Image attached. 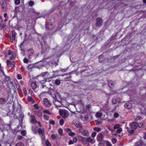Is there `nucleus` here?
Wrapping results in <instances>:
<instances>
[{"instance_id":"obj_16","label":"nucleus","mask_w":146,"mask_h":146,"mask_svg":"<svg viewBox=\"0 0 146 146\" xmlns=\"http://www.w3.org/2000/svg\"><path fill=\"white\" fill-rule=\"evenodd\" d=\"M54 26L48 23L46 26V29L48 30H52L54 28Z\"/></svg>"},{"instance_id":"obj_45","label":"nucleus","mask_w":146,"mask_h":146,"mask_svg":"<svg viewBox=\"0 0 146 146\" xmlns=\"http://www.w3.org/2000/svg\"><path fill=\"white\" fill-rule=\"evenodd\" d=\"M15 55H11L10 57V60H13L15 59Z\"/></svg>"},{"instance_id":"obj_57","label":"nucleus","mask_w":146,"mask_h":146,"mask_svg":"<svg viewBox=\"0 0 146 146\" xmlns=\"http://www.w3.org/2000/svg\"><path fill=\"white\" fill-rule=\"evenodd\" d=\"M34 4L33 2V1H30L29 3V5L30 6H32Z\"/></svg>"},{"instance_id":"obj_8","label":"nucleus","mask_w":146,"mask_h":146,"mask_svg":"<svg viewBox=\"0 0 146 146\" xmlns=\"http://www.w3.org/2000/svg\"><path fill=\"white\" fill-rule=\"evenodd\" d=\"M138 124L136 122H133L130 124V127L132 129H135L138 127Z\"/></svg>"},{"instance_id":"obj_18","label":"nucleus","mask_w":146,"mask_h":146,"mask_svg":"<svg viewBox=\"0 0 146 146\" xmlns=\"http://www.w3.org/2000/svg\"><path fill=\"white\" fill-rule=\"evenodd\" d=\"M31 86L33 90H35L37 86L36 82L34 81L31 83Z\"/></svg>"},{"instance_id":"obj_49","label":"nucleus","mask_w":146,"mask_h":146,"mask_svg":"<svg viewBox=\"0 0 146 146\" xmlns=\"http://www.w3.org/2000/svg\"><path fill=\"white\" fill-rule=\"evenodd\" d=\"M15 5H18L20 3V1L19 0H16L15 1Z\"/></svg>"},{"instance_id":"obj_34","label":"nucleus","mask_w":146,"mask_h":146,"mask_svg":"<svg viewBox=\"0 0 146 146\" xmlns=\"http://www.w3.org/2000/svg\"><path fill=\"white\" fill-rule=\"evenodd\" d=\"M43 112L44 113H46L49 115L50 114V112L48 110H45L43 111Z\"/></svg>"},{"instance_id":"obj_59","label":"nucleus","mask_w":146,"mask_h":146,"mask_svg":"<svg viewBox=\"0 0 146 146\" xmlns=\"http://www.w3.org/2000/svg\"><path fill=\"white\" fill-rule=\"evenodd\" d=\"M74 143V142L72 140H69V144L71 145L72 144H73Z\"/></svg>"},{"instance_id":"obj_27","label":"nucleus","mask_w":146,"mask_h":146,"mask_svg":"<svg viewBox=\"0 0 146 146\" xmlns=\"http://www.w3.org/2000/svg\"><path fill=\"white\" fill-rule=\"evenodd\" d=\"M27 100L29 102H31L32 103L34 102V101L31 97H28L27 98Z\"/></svg>"},{"instance_id":"obj_60","label":"nucleus","mask_w":146,"mask_h":146,"mask_svg":"<svg viewBox=\"0 0 146 146\" xmlns=\"http://www.w3.org/2000/svg\"><path fill=\"white\" fill-rule=\"evenodd\" d=\"M49 123H50L53 125H54L55 124V122L53 120H52V121H50Z\"/></svg>"},{"instance_id":"obj_9","label":"nucleus","mask_w":146,"mask_h":146,"mask_svg":"<svg viewBox=\"0 0 146 146\" xmlns=\"http://www.w3.org/2000/svg\"><path fill=\"white\" fill-rule=\"evenodd\" d=\"M43 102L44 105L46 107H49L50 106L51 104L49 101L47 99H44Z\"/></svg>"},{"instance_id":"obj_42","label":"nucleus","mask_w":146,"mask_h":146,"mask_svg":"<svg viewBox=\"0 0 146 146\" xmlns=\"http://www.w3.org/2000/svg\"><path fill=\"white\" fill-rule=\"evenodd\" d=\"M64 123V121L63 119H61L60 121V125H62Z\"/></svg>"},{"instance_id":"obj_56","label":"nucleus","mask_w":146,"mask_h":146,"mask_svg":"<svg viewBox=\"0 0 146 146\" xmlns=\"http://www.w3.org/2000/svg\"><path fill=\"white\" fill-rule=\"evenodd\" d=\"M22 76L21 74H19L17 76V78L19 79H20L22 78Z\"/></svg>"},{"instance_id":"obj_31","label":"nucleus","mask_w":146,"mask_h":146,"mask_svg":"<svg viewBox=\"0 0 146 146\" xmlns=\"http://www.w3.org/2000/svg\"><path fill=\"white\" fill-rule=\"evenodd\" d=\"M68 135L69 136H71L72 137L74 136L75 135V133L72 132L71 131H70L69 133H68Z\"/></svg>"},{"instance_id":"obj_41","label":"nucleus","mask_w":146,"mask_h":146,"mask_svg":"<svg viewBox=\"0 0 146 146\" xmlns=\"http://www.w3.org/2000/svg\"><path fill=\"white\" fill-rule=\"evenodd\" d=\"M96 134V133L95 132L92 133L91 134V137L92 138H94L95 137Z\"/></svg>"},{"instance_id":"obj_32","label":"nucleus","mask_w":146,"mask_h":146,"mask_svg":"<svg viewBox=\"0 0 146 146\" xmlns=\"http://www.w3.org/2000/svg\"><path fill=\"white\" fill-rule=\"evenodd\" d=\"M23 94L25 95H26L27 93V89L25 88H23Z\"/></svg>"},{"instance_id":"obj_63","label":"nucleus","mask_w":146,"mask_h":146,"mask_svg":"<svg viewBox=\"0 0 146 146\" xmlns=\"http://www.w3.org/2000/svg\"><path fill=\"white\" fill-rule=\"evenodd\" d=\"M4 17L6 18H8V17L7 15V14L6 13H5L4 14Z\"/></svg>"},{"instance_id":"obj_53","label":"nucleus","mask_w":146,"mask_h":146,"mask_svg":"<svg viewBox=\"0 0 146 146\" xmlns=\"http://www.w3.org/2000/svg\"><path fill=\"white\" fill-rule=\"evenodd\" d=\"M46 145L47 146H51V145L50 143L48 141H46Z\"/></svg>"},{"instance_id":"obj_14","label":"nucleus","mask_w":146,"mask_h":146,"mask_svg":"<svg viewBox=\"0 0 146 146\" xmlns=\"http://www.w3.org/2000/svg\"><path fill=\"white\" fill-rule=\"evenodd\" d=\"M124 107L125 108L127 109H130L132 108V106L130 103L127 102L124 104Z\"/></svg>"},{"instance_id":"obj_7","label":"nucleus","mask_w":146,"mask_h":146,"mask_svg":"<svg viewBox=\"0 0 146 146\" xmlns=\"http://www.w3.org/2000/svg\"><path fill=\"white\" fill-rule=\"evenodd\" d=\"M0 4L3 9H4L6 8L7 4L5 0H1Z\"/></svg>"},{"instance_id":"obj_61","label":"nucleus","mask_w":146,"mask_h":146,"mask_svg":"<svg viewBox=\"0 0 146 146\" xmlns=\"http://www.w3.org/2000/svg\"><path fill=\"white\" fill-rule=\"evenodd\" d=\"M141 118V117L139 116H138L135 119V120H138L140 119Z\"/></svg>"},{"instance_id":"obj_1","label":"nucleus","mask_w":146,"mask_h":146,"mask_svg":"<svg viewBox=\"0 0 146 146\" xmlns=\"http://www.w3.org/2000/svg\"><path fill=\"white\" fill-rule=\"evenodd\" d=\"M51 95L55 99L54 101V104L56 107H61L62 105L61 100V97L60 94L58 92L56 89H51L50 90Z\"/></svg>"},{"instance_id":"obj_43","label":"nucleus","mask_w":146,"mask_h":146,"mask_svg":"<svg viewBox=\"0 0 146 146\" xmlns=\"http://www.w3.org/2000/svg\"><path fill=\"white\" fill-rule=\"evenodd\" d=\"M111 141L113 144H115L117 140L115 138H113L111 140Z\"/></svg>"},{"instance_id":"obj_51","label":"nucleus","mask_w":146,"mask_h":146,"mask_svg":"<svg viewBox=\"0 0 146 146\" xmlns=\"http://www.w3.org/2000/svg\"><path fill=\"white\" fill-rule=\"evenodd\" d=\"M10 80V77L9 76H7L5 77V80L6 82L7 81V82Z\"/></svg>"},{"instance_id":"obj_26","label":"nucleus","mask_w":146,"mask_h":146,"mask_svg":"<svg viewBox=\"0 0 146 146\" xmlns=\"http://www.w3.org/2000/svg\"><path fill=\"white\" fill-rule=\"evenodd\" d=\"M78 139L79 140L81 141H84L85 140V138L81 136H78Z\"/></svg>"},{"instance_id":"obj_5","label":"nucleus","mask_w":146,"mask_h":146,"mask_svg":"<svg viewBox=\"0 0 146 146\" xmlns=\"http://www.w3.org/2000/svg\"><path fill=\"white\" fill-rule=\"evenodd\" d=\"M38 133L40 135H41V137L42 141L43 142L45 139L44 130L41 128H39L38 129Z\"/></svg>"},{"instance_id":"obj_23","label":"nucleus","mask_w":146,"mask_h":146,"mask_svg":"<svg viewBox=\"0 0 146 146\" xmlns=\"http://www.w3.org/2000/svg\"><path fill=\"white\" fill-rule=\"evenodd\" d=\"M6 102V101L5 99L0 98V104H5Z\"/></svg>"},{"instance_id":"obj_50","label":"nucleus","mask_w":146,"mask_h":146,"mask_svg":"<svg viewBox=\"0 0 146 146\" xmlns=\"http://www.w3.org/2000/svg\"><path fill=\"white\" fill-rule=\"evenodd\" d=\"M88 116L87 115H85L84 116V119L86 121H87L88 119Z\"/></svg>"},{"instance_id":"obj_13","label":"nucleus","mask_w":146,"mask_h":146,"mask_svg":"<svg viewBox=\"0 0 146 146\" xmlns=\"http://www.w3.org/2000/svg\"><path fill=\"white\" fill-rule=\"evenodd\" d=\"M121 101L120 99L119 98H116L112 99V102L113 104H115L117 103H119Z\"/></svg>"},{"instance_id":"obj_36","label":"nucleus","mask_w":146,"mask_h":146,"mask_svg":"<svg viewBox=\"0 0 146 146\" xmlns=\"http://www.w3.org/2000/svg\"><path fill=\"white\" fill-rule=\"evenodd\" d=\"M7 84L8 86L9 85L13 86V83L11 82V81L10 80H9V81L7 82Z\"/></svg>"},{"instance_id":"obj_64","label":"nucleus","mask_w":146,"mask_h":146,"mask_svg":"<svg viewBox=\"0 0 146 146\" xmlns=\"http://www.w3.org/2000/svg\"><path fill=\"white\" fill-rule=\"evenodd\" d=\"M54 8H52L51 9V10H50V12L49 13H50L52 12L53 11H54Z\"/></svg>"},{"instance_id":"obj_62","label":"nucleus","mask_w":146,"mask_h":146,"mask_svg":"<svg viewBox=\"0 0 146 146\" xmlns=\"http://www.w3.org/2000/svg\"><path fill=\"white\" fill-rule=\"evenodd\" d=\"M12 54V52L11 50H9L8 51V52L7 54V55H10Z\"/></svg>"},{"instance_id":"obj_37","label":"nucleus","mask_w":146,"mask_h":146,"mask_svg":"<svg viewBox=\"0 0 146 146\" xmlns=\"http://www.w3.org/2000/svg\"><path fill=\"white\" fill-rule=\"evenodd\" d=\"M15 146H24V145L21 143H19L16 144Z\"/></svg>"},{"instance_id":"obj_33","label":"nucleus","mask_w":146,"mask_h":146,"mask_svg":"<svg viewBox=\"0 0 146 146\" xmlns=\"http://www.w3.org/2000/svg\"><path fill=\"white\" fill-rule=\"evenodd\" d=\"M106 146H112V145L110 142L108 141H106Z\"/></svg>"},{"instance_id":"obj_28","label":"nucleus","mask_w":146,"mask_h":146,"mask_svg":"<svg viewBox=\"0 0 146 146\" xmlns=\"http://www.w3.org/2000/svg\"><path fill=\"white\" fill-rule=\"evenodd\" d=\"M102 115V113L100 112H97L96 114V116L98 117H100Z\"/></svg>"},{"instance_id":"obj_40","label":"nucleus","mask_w":146,"mask_h":146,"mask_svg":"<svg viewBox=\"0 0 146 146\" xmlns=\"http://www.w3.org/2000/svg\"><path fill=\"white\" fill-rule=\"evenodd\" d=\"M96 123L97 124H101L102 123V122L100 120H96L95 121Z\"/></svg>"},{"instance_id":"obj_6","label":"nucleus","mask_w":146,"mask_h":146,"mask_svg":"<svg viewBox=\"0 0 146 146\" xmlns=\"http://www.w3.org/2000/svg\"><path fill=\"white\" fill-rule=\"evenodd\" d=\"M73 124L77 127L82 128V125L80 122L78 121H73Z\"/></svg>"},{"instance_id":"obj_22","label":"nucleus","mask_w":146,"mask_h":146,"mask_svg":"<svg viewBox=\"0 0 146 146\" xmlns=\"http://www.w3.org/2000/svg\"><path fill=\"white\" fill-rule=\"evenodd\" d=\"M135 146H145V145L143 144L142 142H138L136 143Z\"/></svg>"},{"instance_id":"obj_25","label":"nucleus","mask_w":146,"mask_h":146,"mask_svg":"<svg viewBox=\"0 0 146 146\" xmlns=\"http://www.w3.org/2000/svg\"><path fill=\"white\" fill-rule=\"evenodd\" d=\"M49 74V75L47 76L46 77V80H45L46 82L48 81V79L52 78L54 77V76L53 75L51 76V74Z\"/></svg>"},{"instance_id":"obj_55","label":"nucleus","mask_w":146,"mask_h":146,"mask_svg":"<svg viewBox=\"0 0 146 146\" xmlns=\"http://www.w3.org/2000/svg\"><path fill=\"white\" fill-rule=\"evenodd\" d=\"M108 85L110 86V87H112L111 86H113V82H109L108 83Z\"/></svg>"},{"instance_id":"obj_35","label":"nucleus","mask_w":146,"mask_h":146,"mask_svg":"<svg viewBox=\"0 0 146 146\" xmlns=\"http://www.w3.org/2000/svg\"><path fill=\"white\" fill-rule=\"evenodd\" d=\"M55 83L57 85H59L60 83V80H56L55 81Z\"/></svg>"},{"instance_id":"obj_17","label":"nucleus","mask_w":146,"mask_h":146,"mask_svg":"<svg viewBox=\"0 0 146 146\" xmlns=\"http://www.w3.org/2000/svg\"><path fill=\"white\" fill-rule=\"evenodd\" d=\"M103 135L101 134H99L97 137V140L98 141H101L102 140L103 138Z\"/></svg>"},{"instance_id":"obj_39","label":"nucleus","mask_w":146,"mask_h":146,"mask_svg":"<svg viewBox=\"0 0 146 146\" xmlns=\"http://www.w3.org/2000/svg\"><path fill=\"white\" fill-rule=\"evenodd\" d=\"M21 134L23 136H25L26 134V132L25 131L23 130L21 131Z\"/></svg>"},{"instance_id":"obj_15","label":"nucleus","mask_w":146,"mask_h":146,"mask_svg":"<svg viewBox=\"0 0 146 146\" xmlns=\"http://www.w3.org/2000/svg\"><path fill=\"white\" fill-rule=\"evenodd\" d=\"M16 33L15 31H13L12 32V36L10 38V39L11 42L13 40H15Z\"/></svg>"},{"instance_id":"obj_20","label":"nucleus","mask_w":146,"mask_h":146,"mask_svg":"<svg viewBox=\"0 0 146 146\" xmlns=\"http://www.w3.org/2000/svg\"><path fill=\"white\" fill-rule=\"evenodd\" d=\"M31 122L33 123H36V121L35 119V117L34 115H31L30 117Z\"/></svg>"},{"instance_id":"obj_38","label":"nucleus","mask_w":146,"mask_h":146,"mask_svg":"<svg viewBox=\"0 0 146 146\" xmlns=\"http://www.w3.org/2000/svg\"><path fill=\"white\" fill-rule=\"evenodd\" d=\"M44 119L46 120H48L49 119L48 116L46 115H44Z\"/></svg>"},{"instance_id":"obj_48","label":"nucleus","mask_w":146,"mask_h":146,"mask_svg":"<svg viewBox=\"0 0 146 146\" xmlns=\"http://www.w3.org/2000/svg\"><path fill=\"white\" fill-rule=\"evenodd\" d=\"M58 132L60 135L62 134V130L61 129H60L58 130Z\"/></svg>"},{"instance_id":"obj_24","label":"nucleus","mask_w":146,"mask_h":146,"mask_svg":"<svg viewBox=\"0 0 146 146\" xmlns=\"http://www.w3.org/2000/svg\"><path fill=\"white\" fill-rule=\"evenodd\" d=\"M27 53L29 55H31L33 54L34 50L33 49H28L27 51Z\"/></svg>"},{"instance_id":"obj_21","label":"nucleus","mask_w":146,"mask_h":146,"mask_svg":"<svg viewBox=\"0 0 146 146\" xmlns=\"http://www.w3.org/2000/svg\"><path fill=\"white\" fill-rule=\"evenodd\" d=\"M49 75V74L47 72H42L40 74V76L42 77H46L47 76Z\"/></svg>"},{"instance_id":"obj_30","label":"nucleus","mask_w":146,"mask_h":146,"mask_svg":"<svg viewBox=\"0 0 146 146\" xmlns=\"http://www.w3.org/2000/svg\"><path fill=\"white\" fill-rule=\"evenodd\" d=\"M127 131L130 134H131L133 133V132L134 131V130L132 129L131 130H130L129 128L128 127H127Z\"/></svg>"},{"instance_id":"obj_10","label":"nucleus","mask_w":146,"mask_h":146,"mask_svg":"<svg viewBox=\"0 0 146 146\" xmlns=\"http://www.w3.org/2000/svg\"><path fill=\"white\" fill-rule=\"evenodd\" d=\"M86 142L89 143H94L96 141V140L94 138H91L90 137H89L87 138L86 139Z\"/></svg>"},{"instance_id":"obj_12","label":"nucleus","mask_w":146,"mask_h":146,"mask_svg":"<svg viewBox=\"0 0 146 146\" xmlns=\"http://www.w3.org/2000/svg\"><path fill=\"white\" fill-rule=\"evenodd\" d=\"M97 23L96 25L97 27H99L101 26L102 23V20L100 18H98L97 19Z\"/></svg>"},{"instance_id":"obj_44","label":"nucleus","mask_w":146,"mask_h":146,"mask_svg":"<svg viewBox=\"0 0 146 146\" xmlns=\"http://www.w3.org/2000/svg\"><path fill=\"white\" fill-rule=\"evenodd\" d=\"M51 137L53 139H56L57 136L54 134H52Z\"/></svg>"},{"instance_id":"obj_19","label":"nucleus","mask_w":146,"mask_h":146,"mask_svg":"<svg viewBox=\"0 0 146 146\" xmlns=\"http://www.w3.org/2000/svg\"><path fill=\"white\" fill-rule=\"evenodd\" d=\"M98 59L99 61L101 63L103 62L105 60V58L104 56V55H100Z\"/></svg>"},{"instance_id":"obj_4","label":"nucleus","mask_w":146,"mask_h":146,"mask_svg":"<svg viewBox=\"0 0 146 146\" xmlns=\"http://www.w3.org/2000/svg\"><path fill=\"white\" fill-rule=\"evenodd\" d=\"M79 132L80 134L84 136L88 137L89 135L88 130L85 129L80 128L79 130Z\"/></svg>"},{"instance_id":"obj_52","label":"nucleus","mask_w":146,"mask_h":146,"mask_svg":"<svg viewBox=\"0 0 146 146\" xmlns=\"http://www.w3.org/2000/svg\"><path fill=\"white\" fill-rule=\"evenodd\" d=\"M119 115L117 113H115L114 114V117H115L117 118L119 116Z\"/></svg>"},{"instance_id":"obj_47","label":"nucleus","mask_w":146,"mask_h":146,"mask_svg":"<svg viewBox=\"0 0 146 146\" xmlns=\"http://www.w3.org/2000/svg\"><path fill=\"white\" fill-rule=\"evenodd\" d=\"M23 62L25 63H27L28 62L29 60L28 59L26 58H24L23 60Z\"/></svg>"},{"instance_id":"obj_29","label":"nucleus","mask_w":146,"mask_h":146,"mask_svg":"<svg viewBox=\"0 0 146 146\" xmlns=\"http://www.w3.org/2000/svg\"><path fill=\"white\" fill-rule=\"evenodd\" d=\"M94 130L95 131L99 132L101 131V129L98 127H95L94 128Z\"/></svg>"},{"instance_id":"obj_46","label":"nucleus","mask_w":146,"mask_h":146,"mask_svg":"<svg viewBox=\"0 0 146 146\" xmlns=\"http://www.w3.org/2000/svg\"><path fill=\"white\" fill-rule=\"evenodd\" d=\"M143 123L141 122L139 123V124H138V127L140 128H141V127H143Z\"/></svg>"},{"instance_id":"obj_3","label":"nucleus","mask_w":146,"mask_h":146,"mask_svg":"<svg viewBox=\"0 0 146 146\" xmlns=\"http://www.w3.org/2000/svg\"><path fill=\"white\" fill-rule=\"evenodd\" d=\"M59 113L64 119L67 118L69 116L68 111L65 109H60L59 110Z\"/></svg>"},{"instance_id":"obj_58","label":"nucleus","mask_w":146,"mask_h":146,"mask_svg":"<svg viewBox=\"0 0 146 146\" xmlns=\"http://www.w3.org/2000/svg\"><path fill=\"white\" fill-rule=\"evenodd\" d=\"M44 93H42L40 94L39 96L40 98H41L42 97H43V96L44 95Z\"/></svg>"},{"instance_id":"obj_2","label":"nucleus","mask_w":146,"mask_h":146,"mask_svg":"<svg viewBox=\"0 0 146 146\" xmlns=\"http://www.w3.org/2000/svg\"><path fill=\"white\" fill-rule=\"evenodd\" d=\"M114 130L111 131L112 135L120 137L122 136V134L121 133L122 129L120 127L119 125L117 124L115 125L114 126Z\"/></svg>"},{"instance_id":"obj_11","label":"nucleus","mask_w":146,"mask_h":146,"mask_svg":"<svg viewBox=\"0 0 146 146\" xmlns=\"http://www.w3.org/2000/svg\"><path fill=\"white\" fill-rule=\"evenodd\" d=\"M6 63L8 65H10L12 68H14L15 66V63L13 61H10L8 60L7 61Z\"/></svg>"},{"instance_id":"obj_54","label":"nucleus","mask_w":146,"mask_h":146,"mask_svg":"<svg viewBox=\"0 0 146 146\" xmlns=\"http://www.w3.org/2000/svg\"><path fill=\"white\" fill-rule=\"evenodd\" d=\"M77 140V139L76 137H74L73 139V141L74 143H76V142Z\"/></svg>"}]
</instances>
